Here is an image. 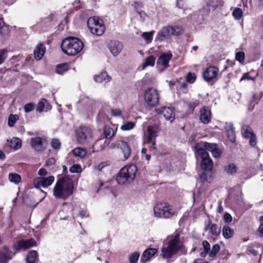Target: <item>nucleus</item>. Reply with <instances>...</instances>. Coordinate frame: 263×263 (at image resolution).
Segmentation results:
<instances>
[{
  "mask_svg": "<svg viewBox=\"0 0 263 263\" xmlns=\"http://www.w3.org/2000/svg\"><path fill=\"white\" fill-rule=\"evenodd\" d=\"M73 183L68 177H62L56 182L53 189V195L56 198L65 199L73 193Z\"/></svg>",
  "mask_w": 263,
  "mask_h": 263,
  "instance_id": "f257e3e1",
  "label": "nucleus"
},
{
  "mask_svg": "<svg viewBox=\"0 0 263 263\" xmlns=\"http://www.w3.org/2000/svg\"><path fill=\"white\" fill-rule=\"evenodd\" d=\"M83 42L78 38L69 37L64 40L61 44L63 51L67 55H74L83 49Z\"/></svg>",
  "mask_w": 263,
  "mask_h": 263,
  "instance_id": "f03ea898",
  "label": "nucleus"
},
{
  "mask_svg": "<svg viewBox=\"0 0 263 263\" xmlns=\"http://www.w3.org/2000/svg\"><path fill=\"white\" fill-rule=\"evenodd\" d=\"M137 168L134 164L126 165L119 172L116 180L119 184L123 185L133 181L136 177Z\"/></svg>",
  "mask_w": 263,
  "mask_h": 263,
  "instance_id": "7ed1b4c3",
  "label": "nucleus"
},
{
  "mask_svg": "<svg viewBox=\"0 0 263 263\" xmlns=\"http://www.w3.org/2000/svg\"><path fill=\"white\" fill-rule=\"evenodd\" d=\"M183 247L182 242L180 240L179 234H177L168 242L166 246L162 248V256L163 258H170Z\"/></svg>",
  "mask_w": 263,
  "mask_h": 263,
  "instance_id": "20e7f679",
  "label": "nucleus"
},
{
  "mask_svg": "<svg viewBox=\"0 0 263 263\" xmlns=\"http://www.w3.org/2000/svg\"><path fill=\"white\" fill-rule=\"evenodd\" d=\"M155 217L161 218H168L175 214V210L167 203L162 202L157 204L154 207Z\"/></svg>",
  "mask_w": 263,
  "mask_h": 263,
  "instance_id": "39448f33",
  "label": "nucleus"
},
{
  "mask_svg": "<svg viewBox=\"0 0 263 263\" xmlns=\"http://www.w3.org/2000/svg\"><path fill=\"white\" fill-rule=\"evenodd\" d=\"M87 26L93 34L101 35L105 31L103 21L98 16L90 17L87 21Z\"/></svg>",
  "mask_w": 263,
  "mask_h": 263,
  "instance_id": "423d86ee",
  "label": "nucleus"
},
{
  "mask_svg": "<svg viewBox=\"0 0 263 263\" xmlns=\"http://www.w3.org/2000/svg\"><path fill=\"white\" fill-rule=\"evenodd\" d=\"M77 142L81 144L88 143L92 138L91 129L86 126H80L76 130Z\"/></svg>",
  "mask_w": 263,
  "mask_h": 263,
  "instance_id": "0eeeda50",
  "label": "nucleus"
},
{
  "mask_svg": "<svg viewBox=\"0 0 263 263\" xmlns=\"http://www.w3.org/2000/svg\"><path fill=\"white\" fill-rule=\"evenodd\" d=\"M144 98L148 106L155 107L159 104L160 97L157 89L148 87L144 91Z\"/></svg>",
  "mask_w": 263,
  "mask_h": 263,
  "instance_id": "6e6552de",
  "label": "nucleus"
},
{
  "mask_svg": "<svg viewBox=\"0 0 263 263\" xmlns=\"http://www.w3.org/2000/svg\"><path fill=\"white\" fill-rule=\"evenodd\" d=\"M200 145L197 146V152L196 153L201 159V167L206 171H210L213 168V161L210 158L209 154L199 148Z\"/></svg>",
  "mask_w": 263,
  "mask_h": 263,
  "instance_id": "1a4fd4ad",
  "label": "nucleus"
},
{
  "mask_svg": "<svg viewBox=\"0 0 263 263\" xmlns=\"http://www.w3.org/2000/svg\"><path fill=\"white\" fill-rule=\"evenodd\" d=\"M36 245L35 241L31 238L29 239L19 240L12 247L13 250L17 253L21 250H26Z\"/></svg>",
  "mask_w": 263,
  "mask_h": 263,
  "instance_id": "9d476101",
  "label": "nucleus"
},
{
  "mask_svg": "<svg viewBox=\"0 0 263 263\" xmlns=\"http://www.w3.org/2000/svg\"><path fill=\"white\" fill-rule=\"evenodd\" d=\"M54 181V177L53 176H49L47 177H36L33 180V184L35 188L47 187L51 185Z\"/></svg>",
  "mask_w": 263,
  "mask_h": 263,
  "instance_id": "9b49d317",
  "label": "nucleus"
},
{
  "mask_svg": "<svg viewBox=\"0 0 263 263\" xmlns=\"http://www.w3.org/2000/svg\"><path fill=\"white\" fill-rule=\"evenodd\" d=\"M219 73L218 69L215 66H210L207 68L203 73V77L205 81L210 82L215 81L217 79Z\"/></svg>",
  "mask_w": 263,
  "mask_h": 263,
  "instance_id": "f8f14e48",
  "label": "nucleus"
},
{
  "mask_svg": "<svg viewBox=\"0 0 263 263\" xmlns=\"http://www.w3.org/2000/svg\"><path fill=\"white\" fill-rule=\"evenodd\" d=\"M30 144L32 148L37 152H42L46 147V141L40 137L31 138Z\"/></svg>",
  "mask_w": 263,
  "mask_h": 263,
  "instance_id": "ddd939ff",
  "label": "nucleus"
},
{
  "mask_svg": "<svg viewBox=\"0 0 263 263\" xmlns=\"http://www.w3.org/2000/svg\"><path fill=\"white\" fill-rule=\"evenodd\" d=\"M147 136L146 138V142H152L154 143V140H156V137L158 136L159 128L157 125L149 126L147 128Z\"/></svg>",
  "mask_w": 263,
  "mask_h": 263,
  "instance_id": "4468645a",
  "label": "nucleus"
},
{
  "mask_svg": "<svg viewBox=\"0 0 263 263\" xmlns=\"http://www.w3.org/2000/svg\"><path fill=\"white\" fill-rule=\"evenodd\" d=\"M15 253L13 254L6 247H3L0 251V263H7Z\"/></svg>",
  "mask_w": 263,
  "mask_h": 263,
  "instance_id": "2eb2a0df",
  "label": "nucleus"
},
{
  "mask_svg": "<svg viewBox=\"0 0 263 263\" xmlns=\"http://www.w3.org/2000/svg\"><path fill=\"white\" fill-rule=\"evenodd\" d=\"M157 112L162 114L165 119L167 121L172 122L175 119V112L172 107H163L161 109H159Z\"/></svg>",
  "mask_w": 263,
  "mask_h": 263,
  "instance_id": "dca6fc26",
  "label": "nucleus"
},
{
  "mask_svg": "<svg viewBox=\"0 0 263 263\" xmlns=\"http://www.w3.org/2000/svg\"><path fill=\"white\" fill-rule=\"evenodd\" d=\"M115 146L120 147L124 154L125 159H128L130 156L131 150L127 143L123 140H119L115 143Z\"/></svg>",
  "mask_w": 263,
  "mask_h": 263,
  "instance_id": "f3484780",
  "label": "nucleus"
},
{
  "mask_svg": "<svg viewBox=\"0 0 263 263\" xmlns=\"http://www.w3.org/2000/svg\"><path fill=\"white\" fill-rule=\"evenodd\" d=\"M109 49L111 53L114 55H117L122 50V44L117 41H111L109 44Z\"/></svg>",
  "mask_w": 263,
  "mask_h": 263,
  "instance_id": "a211bd4d",
  "label": "nucleus"
},
{
  "mask_svg": "<svg viewBox=\"0 0 263 263\" xmlns=\"http://www.w3.org/2000/svg\"><path fill=\"white\" fill-rule=\"evenodd\" d=\"M200 120L204 124H207L211 121V112L210 109L206 106H203L200 111Z\"/></svg>",
  "mask_w": 263,
  "mask_h": 263,
  "instance_id": "6ab92c4d",
  "label": "nucleus"
},
{
  "mask_svg": "<svg viewBox=\"0 0 263 263\" xmlns=\"http://www.w3.org/2000/svg\"><path fill=\"white\" fill-rule=\"evenodd\" d=\"M172 36L171 26L163 27L157 33V40L163 41L165 39H168Z\"/></svg>",
  "mask_w": 263,
  "mask_h": 263,
  "instance_id": "aec40b11",
  "label": "nucleus"
},
{
  "mask_svg": "<svg viewBox=\"0 0 263 263\" xmlns=\"http://www.w3.org/2000/svg\"><path fill=\"white\" fill-rule=\"evenodd\" d=\"M109 144V141L105 138H101L96 141L93 145V152H99L103 150Z\"/></svg>",
  "mask_w": 263,
  "mask_h": 263,
  "instance_id": "412c9836",
  "label": "nucleus"
},
{
  "mask_svg": "<svg viewBox=\"0 0 263 263\" xmlns=\"http://www.w3.org/2000/svg\"><path fill=\"white\" fill-rule=\"evenodd\" d=\"M172 58V54L167 53H162L159 56L157 60V64L162 65L165 68H167L168 67L169 61Z\"/></svg>",
  "mask_w": 263,
  "mask_h": 263,
  "instance_id": "4be33fe9",
  "label": "nucleus"
},
{
  "mask_svg": "<svg viewBox=\"0 0 263 263\" xmlns=\"http://www.w3.org/2000/svg\"><path fill=\"white\" fill-rule=\"evenodd\" d=\"M155 248H148L145 250L141 257V260L143 262L148 261L157 252Z\"/></svg>",
  "mask_w": 263,
  "mask_h": 263,
  "instance_id": "5701e85b",
  "label": "nucleus"
},
{
  "mask_svg": "<svg viewBox=\"0 0 263 263\" xmlns=\"http://www.w3.org/2000/svg\"><path fill=\"white\" fill-rule=\"evenodd\" d=\"M198 145L200 146L199 148H201L205 153H207L206 151L212 152L217 146L216 144L201 142L196 145L195 147L196 152H197V146Z\"/></svg>",
  "mask_w": 263,
  "mask_h": 263,
  "instance_id": "b1692460",
  "label": "nucleus"
},
{
  "mask_svg": "<svg viewBox=\"0 0 263 263\" xmlns=\"http://www.w3.org/2000/svg\"><path fill=\"white\" fill-rule=\"evenodd\" d=\"M51 106L46 99H42L37 104L36 109L37 111H47L51 109Z\"/></svg>",
  "mask_w": 263,
  "mask_h": 263,
  "instance_id": "393cba45",
  "label": "nucleus"
},
{
  "mask_svg": "<svg viewBox=\"0 0 263 263\" xmlns=\"http://www.w3.org/2000/svg\"><path fill=\"white\" fill-rule=\"evenodd\" d=\"M205 231H209L212 235L218 236L220 234L221 230L216 224L208 222L205 227Z\"/></svg>",
  "mask_w": 263,
  "mask_h": 263,
  "instance_id": "a878e982",
  "label": "nucleus"
},
{
  "mask_svg": "<svg viewBox=\"0 0 263 263\" xmlns=\"http://www.w3.org/2000/svg\"><path fill=\"white\" fill-rule=\"evenodd\" d=\"M93 79L97 83H102L104 81L105 82H108L111 80V78L105 71L102 72L98 75H96Z\"/></svg>",
  "mask_w": 263,
  "mask_h": 263,
  "instance_id": "bb28decb",
  "label": "nucleus"
},
{
  "mask_svg": "<svg viewBox=\"0 0 263 263\" xmlns=\"http://www.w3.org/2000/svg\"><path fill=\"white\" fill-rule=\"evenodd\" d=\"M45 51V48L42 44L37 46L34 51V58L37 60H41L44 55Z\"/></svg>",
  "mask_w": 263,
  "mask_h": 263,
  "instance_id": "cd10ccee",
  "label": "nucleus"
},
{
  "mask_svg": "<svg viewBox=\"0 0 263 263\" xmlns=\"http://www.w3.org/2000/svg\"><path fill=\"white\" fill-rule=\"evenodd\" d=\"M9 146L14 149L20 148L22 146V141L20 138H13L10 141H8Z\"/></svg>",
  "mask_w": 263,
  "mask_h": 263,
  "instance_id": "c85d7f7f",
  "label": "nucleus"
},
{
  "mask_svg": "<svg viewBox=\"0 0 263 263\" xmlns=\"http://www.w3.org/2000/svg\"><path fill=\"white\" fill-rule=\"evenodd\" d=\"M37 258V253L36 251H30L26 256L27 263H35Z\"/></svg>",
  "mask_w": 263,
  "mask_h": 263,
  "instance_id": "c756f323",
  "label": "nucleus"
},
{
  "mask_svg": "<svg viewBox=\"0 0 263 263\" xmlns=\"http://www.w3.org/2000/svg\"><path fill=\"white\" fill-rule=\"evenodd\" d=\"M155 58L153 55L148 57L142 65V70H143L147 66L153 67L154 66Z\"/></svg>",
  "mask_w": 263,
  "mask_h": 263,
  "instance_id": "7c9ffc66",
  "label": "nucleus"
},
{
  "mask_svg": "<svg viewBox=\"0 0 263 263\" xmlns=\"http://www.w3.org/2000/svg\"><path fill=\"white\" fill-rule=\"evenodd\" d=\"M257 74H254L253 71H250L243 74L241 78L240 79V82L243 80H251L255 81Z\"/></svg>",
  "mask_w": 263,
  "mask_h": 263,
  "instance_id": "2f4dec72",
  "label": "nucleus"
},
{
  "mask_svg": "<svg viewBox=\"0 0 263 263\" xmlns=\"http://www.w3.org/2000/svg\"><path fill=\"white\" fill-rule=\"evenodd\" d=\"M72 154L76 156L82 158L86 155L87 151L85 149L81 147H76L73 149Z\"/></svg>",
  "mask_w": 263,
  "mask_h": 263,
  "instance_id": "473e14b6",
  "label": "nucleus"
},
{
  "mask_svg": "<svg viewBox=\"0 0 263 263\" xmlns=\"http://www.w3.org/2000/svg\"><path fill=\"white\" fill-rule=\"evenodd\" d=\"M241 133L243 137L248 138L254 134L252 129L246 125H243L241 127Z\"/></svg>",
  "mask_w": 263,
  "mask_h": 263,
  "instance_id": "72a5a7b5",
  "label": "nucleus"
},
{
  "mask_svg": "<svg viewBox=\"0 0 263 263\" xmlns=\"http://www.w3.org/2000/svg\"><path fill=\"white\" fill-rule=\"evenodd\" d=\"M224 171L229 174H234L237 171V167L233 163H230L226 165L224 168Z\"/></svg>",
  "mask_w": 263,
  "mask_h": 263,
  "instance_id": "f704fd0d",
  "label": "nucleus"
},
{
  "mask_svg": "<svg viewBox=\"0 0 263 263\" xmlns=\"http://www.w3.org/2000/svg\"><path fill=\"white\" fill-rule=\"evenodd\" d=\"M154 33V31L144 32L142 34L141 36L144 39L146 43L149 44L152 41Z\"/></svg>",
  "mask_w": 263,
  "mask_h": 263,
  "instance_id": "c9c22d12",
  "label": "nucleus"
},
{
  "mask_svg": "<svg viewBox=\"0 0 263 263\" xmlns=\"http://www.w3.org/2000/svg\"><path fill=\"white\" fill-rule=\"evenodd\" d=\"M222 233L225 238L228 239L233 235V231L228 226H224L222 229Z\"/></svg>",
  "mask_w": 263,
  "mask_h": 263,
  "instance_id": "e433bc0d",
  "label": "nucleus"
},
{
  "mask_svg": "<svg viewBox=\"0 0 263 263\" xmlns=\"http://www.w3.org/2000/svg\"><path fill=\"white\" fill-rule=\"evenodd\" d=\"M230 129H227V133L228 137L230 139V140L233 142L235 141V132L233 125L231 124H229Z\"/></svg>",
  "mask_w": 263,
  "mask_h": 263,
  "instance_id": "4c0bfd02",
  "label": "nucleus"
},
{
  "mask_svg": "<svg viewBox=\"0 0 263 263\" xmlns=\"http://www.w3.org/2000/svg\"><path fill=\"white\" fill-rule=\"evenodd\" d=\"M9 179L11 182L17 184L21 182V176L16 173H11L9 175Z\"/></svg>",
  "mask_w": 263,
  "mask_h": 263,
  "instance_id": "58836bf2",
  "label": "nucleus"
},
{
  "mask_svg": "<svg viewBox=\"0 0 263 263\" xmlns=\"http://www.w3.org/2000/svg\"><path fill=\"white\" fill-rule=\"evenodd\" d=\"M220 249V247L218 244L214 245L212 249H210L208 255L210 257H215L216 254L218 253Z\"/></svg>",
  "mask_w": 263,
  "mask_h": 263,
  "instance_id": "ea45409f",
  "label": "nucleus"
},
{
  "mask_svg": "<svg viewBox=\"0 0 263 263\" xmlns=\"http://www.w3.org/2000/svg\"><path fill=\"white\" fill-rule=\"evenodd\" d=\"M199 179L202 183L205 182H210L213 179L212 176L205 172L199 175Z\"/></svg>",
  "mask_w": 263,
  "mask_h": 263,
  "instance_id": "a19ab883",
  "label": "nucleus"
},
{
  "mask_svg": "<svg viewBox=\"0 0 263 263\" xmlns=\"http://www.w3.org/2000/svg\"><path fill=\"white\" fill-rule=\"evenodd\" d=\"M9 31L8 26L6 25L3 18H0V33L6 34Z\"/></svg>",
  "mask_w": 263,
  "mask_h": 263,
  "instance_id": "79ce46f5",
  "label": "nucleus"
},
{
  "mask_svg": "<svg viewBox=\"0 0 263 263\" xmlns=\"http://www.w3.org/2000/svg\"><path fill=\"white\" fill-rule=\"evenodd\" d=\"M68 70V65L67 64H63L57 66L56 71L58 73L62 74L64 72Z\"/></svg>",
  "mask_w": 263,
  "mask_h": 263,
  "instance_id": "37998d69",
  "label": "nucleus"
},
{
  "mask_svg": "<svg viewBox=\"0 0 263 263\" xmlns=\"http://www.w3.org/2000/svg\"><path fill=\"white\" fill-rule=\"evenodd\" d=\"M172 35H179L183 33V29L179 26H171Z\"/></svg>",
  "mask_w": 263,
  "mask_h": 263,
  "instance_id": "c03bdc74",
  "label": "nucleus"
},
{
  "mask_svg": "<svg viewBox=\"0 0 263 263\" xmlns=\"http://www.w3.org/2000/svg\"><path fill=\"white\" fill-rule=\"evenodd\" d=\"M243 12L239 8H236L233 11L232 15L237 20H240L242 16Z\"/></svg>",
  "mask_w": 263,
  "mask_h": 263,
  "instance_id": "a18cd8bd",
  "label": "nucleus"
},
{
  "mask_svg": "<svg viewBox=\"0 0 263 263\" xmlns=\"http://www.w3.org/2000/svg\"><path fill=\"white\" fill-rule=\"evenodd\" d=\"M104 135L106 139H111L114 136V131L111 127H106L104 129Z\"/></svg>",
  "mask_w": 263,
  "mask_h": 263,
  "instance_id": "49530a36",
  "label": "nucleus"
},
{
  "mask_svg": "<svg viewBox=\"0 0 263 263\" xmlns=\"http://www.w3.org/2000/svg\"><path fill=\"white\" fill-rule=\"evenodd\" d=\"M18 119V117L16 115H10L8 118V124L10 127L14 126L16 121Z\"/></svg>",
  "mask_w": 263,
  "mask_h": 263,
  "instance_id": "de8ad7c7",
  "label": "nucleus"
},
{
  "mask_svg": "<svg viewBox=\"0 0 263 263\" xmlns=\"http://www.w3.org/2000/svg\"><path fill=\"white\" fill-rule=\"evenodd\" d=\"M135 126V123L134 122H129L122 125L121 129L122 130H128L133 129Z\"/></svg>",
  "mask_w": 263,
  "mask_h": 263,
  "instance_id": "09e8293b",
  "label": "nucleus"
},
{
  "mask_svg": "<svg viewBox=\"0 0 263 263\" xmlns=\"http://www.w3.org/2000/svg\"><path fill=\"white\" fill-rule=\"evenodd\" d=\"M235 59L241 63H243L245 60V53L243 51H238L235 54Z\"/></svg>",
  "mask_w": 263,
  "mask_h": 263,
  "instance_id": "8fccbe9b",
  "label": "nucleus"
},
{
  "mask_svg": "<svg viewBox=\"0 0 263 263\" xmlns=\"http://www.w3.org/2000/svg\"><path fill=\"white\" fill-rule=\"evenodd\" d=\"M196 79V76L195 73L189 72L186 76V80L187 82L193 83Z\"/></svg>",
  "mask_w": 263,
  "mask_h": 263,
  "instance_id": "3c124183",
  "label": "nucleus"
},
{
  "mask_svg": "<svg viewBox=\"0 0 263 263\" xmlns=\"http://www.w3.org/2000/svg\"><path fill=\"white\" fill-rule=\"evenodd\" d=\"M51 145L53 148L59 149L61 148V143L59 139H53L51 142Z\"/></svg>",
  "mask_w": 263,
  "mask_h": 263,
  "instance_id": "603ef678",
  "label": "nucleus"
},
{
  "mask_svg": "<svg viewBox=\"0 0 263 263\" xmlns=\"http://www.w3.org/2000/svg\"><path fill=\"white\" fill-rule=\"evenodd\" d=\"M139 257V254L137 252H134L131 254L129 257V261L130 263H137Z\"/></svg>",
  "mask_w": 263,
  "mask_h": 263,
  "instance_id": "864d4df0",
  "label": "nucleus"
},
{
  "mask_svg": "<svg viewBox=\"0 0 263 263\" xmlns=\"http://www.w3.org/2000/svg\"><path fill=\"white\" fill-rule=\"evenodd\" d=\"M69 171L72 173L81 172V167L79 164H74L70 167Z\"/></svg>",
  "mask_w": 263,
  "mask_h": 263,
  "instance_id": "5fc2aeb1",
  "label": "nucleus"
},
{
  "mask_svg": "<svg viewBox=\"0 0 263 263\" xmlns=\"http://www.w3.org/2000/svg\"><path fill=\"white\" fill-rule=\"evenodd\" d=\"M24 108L26 112H29L34 109V104L33 103H28L24 106Z\"/></svg>",
  "mask_w": 263,
  "mask_h": 263,
  "instance_id": "6e6d98bb",
  "label": "nucleus"
},
{
  "mask_svg": "<svg viewBox=\"0 0 263 263\" xmlns=\"http://www.w3.org/2000/svg\"><path fill=\"white\" fill-rule=\"evenodd\" d=\"M202 245L204 249V251H205V253H209L210 250V245L208 241L206 240H203L202 241Z\"/></svg>",
  "mask_w": 263,
  "mask_h": 263,
  "instance_id": "4d7b16f0",
  "label": "nucleus"
},
{
  "mask_svg": "<svg viewBox=\"0 0 263 263\" xmlns=\"http://www.w3.org/2000/svg\"><path fill=\"white\" fill-rule=\"evenodd\" d=\"M7 51L5 50H0V64H2L6 58Z\"/></svg>",
  "mask_w": 263,
  "mask_h": 263,
  "instance_id": "13d9d810",
  "label": "nucleus"
},
{
  "mask_svg": "<svg viewBox=\"0 0 263 263\" xmlns=\"http://www.w3.org/2000/svg\"><path fill=\"white\" fill-rule=\"evenodd\" d=\"M213 156L215 158L219 157L221 155L220 151L218 148L217 146L211 152Z\"/></svg>",
  "mask_w": 263,
  "mask_h": 263,
  "instance_id": "bf43d9fd",
  "label": "nucleus"
},
{
  "mask_svg": "<svg viewBox=\"0 0 263 263\" xmlns=\"http://www.w3.org/2000/svg\"><path fill=\"white\" fill-rule=\"evenodd\" d=\"M38 175L40 176L39 177H46V176L48 175L47 171L44 168H41L38 172Z\"/></svg>",
  "mask_w": 263,
  "mask_h": 263,
  "instance_id": "052dcab7",
  "label": "nucleus"
},
{
  "mask_svg": "<svg viewBox=\"0 0 263 263\" xmlns=\"http://www.w3.org/2000/svg\"><path fill=\"white\" fill-rule=\"evenodd\" d=\"M111 112L112 115L114 117L119 116L122 114L121 110L119 109H112Z\"/></svg>",
  "mask_w": 263,
  "mask_h": 263,
  "instance_id": "680f3d73",
  "label": "nucleus"
},
{
  "mask_svg": "<svg viewBox=\"0 0 263 263\" xmlns=\"http://www.w3.org/2000/svg\"><path fill=\"white\" fill-rule=\"evenodd\" d=\"M250 139V144L251 146H255L256 144V138L254 134L249 137Z\"/></svg>",
  "mask_w": 263,
  "mask_h": 263,
  "instance_id": "e2e57ef3",
  "label": "nucleus"
},
{
  "mask_svg": "<svg viewBox=\"0 0 263 263\" xmlns=\"http://www.w3.org/2000/svg\"><path fill=\"white\" fill-rule=\"evenodd\" d=\"M247 251L249 254H252L254 256H256L257 255V252L252 247H248Z\"/></svg>",
  "mask_w": 263,
  "mask_h": 263,
  "instance_id": "0e129e2a",
  "label": "nucleus"
},
{
  "mask_svg": "<svg viewBox=\"0 0 263 263\" xmlns=\"http://www.w3.org/2000/svg\"><path fill=\"white\" fill-rule=\"evenodd\" d=\"M142 4L141 2H135L133 5L135 7V9L136 10V11L138 12V11L141 10L140 8L142 7Z\"/></svg>",
  "mask_w": 263,
  "mask_h": 263,
  "instance_id": "69168bd1",
  "label": "nucleus"
},
{
  "mask_svg": "<svg viewBox=\"0 0 263 263\" xmlns=\"http://www.w3.org/2000/svg\"><path fill=\"white\" fill-rule=\"evenodd\" d=\"M223 219L226 222H230L232 220V217L231 215L229 213H226L224 215Z\"/></svg>",
  "mask_w": 263,
  "mask_h": 263,
  "instance_id": "338daca9",
  "label": "nucleus"
},
{
  "mask_svg": "<svg viewBox=\"0 0 263 263\" xmlns=\"http://www.w3.org/2000/svg\"><path fill=\"white\" fill-rule=\"evenodd\" d=\"M256 233L258 236L263 237V226L259 225L258 229L257 230Z\"/></svg>",
  "mask_w": 263,
  "mask_h": 263,
  "instance_id": "774afa93",
  "label": "nucleus"
}]
</instances>
